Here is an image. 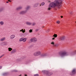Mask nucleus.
<instances>
[{
  "label": "nucleus",
  "mask_w": 76,
  "mask_h": 76,
  "mask_svg": "<svg viewBox=\"0 0 76 76\" xmlns=\"http://www.w3.org/2000/svg\"><path fill=\"white\" fill-rule=\"evenodd\" d=\"M62 3V0H55L53 2L50 3L49 5L48 10H51V8H56V7H60Z\"/></svg>",
  "instance_id": "nucleus-1"
},
{
  "label": "nucleus",
  "mask_w": 76,
  "mask_h": 76,
  "mask_svg": "<svg viewBox=\"0 0 76 76\" xmlns=\"http://www.w3.org/2000/svg\"><path fill=\"white\" fill-rule=\"evenodd\" d=\"M59 54L61 57H63V56H67V53L66 51V50H63L61 52L59 53Z\"/></svg>",
  "instance_id": "nucleus-2"
},
{
  "label": "nucleus",
  "mask_w": 76,
  "mask_h": 76,
  "mask_svg": "<svg viewBox=\"0 0 76 76\" xmlns=\"http://www.w3.org/2000/svg\"><path fill=\"white\" fill-rule=\"evenodd\" d=\"M42 72L43 73H45V74L46 75V76H50V75L53 74V73H51L48 71H47L45 70L42 71Z\"/></svg>",
  "instance_id": "nucleus-3"
},
{
  "label": "nucleus",
  "mask_w": 76,
  "mask_h": 76,
  "mask_svg": "<svg viewBox=\"0 0 76 76\" xmlns=\"http://www.w3.org/2000/svg\"><path fill=\"white\" fill-rule=\"evenodd\" d=\"M41 54V52L39 51H37L34 53V55L35 56H39Z\"/></svg>",
  "instance_id": "nucleus-4"
},
{
  "label": "nucleus",
  "mask_w": 76,
  "mask_h": 76,
  "mask_svg": "<svg viewBox=\"0 0 76 76\" xmlns=\"http://www.w3.org/2000/svg\"><path fill=\"white\" fill-rule=\"evenodd\" d=\"M59 39L61 41H63L65 39V36H62L60 37Z\"/></svg>",
  "instance_id": "nucleus-5"
},
{
  "label": "nucleus",
  "mask_w": 76,
  "mask_h": 76,
  "mask_svg": "<svg viewBox=\"0 0 76 76\" xmlns=\"http://www.w3.org/2000/svg\"><path fill=\"white\" fill-rule=\"evenodd\" d=\"M30 40L31 42H36L37 41V39L35 38H32Z\"/></svg>",
  "instance_id": "nucleus-6"
},
{
  "label": "nucleus",
  "mask_w": 76,
  "mask_h": 76,
  "mask_svg": "<svg viewBox=\"0 0 76 76\" xmlns=\"http://www.w3.org/2000/svg\"><path fill=\"white\" fill-rule=\"evenodd\" d=\"M76 73V70L75 69H73L72 72L70 73L71 75H74Z\"/></svg>",
  "instance_id": "nucleus-7"
},
{
  "label": "nucleus",
  "mask_w": 76,
  "mask_h": 76,
  "mask_svg": "<svg viewBox=\"0 0 76 76\" xmlns=\"http://www.w3.org/2000/svg\"><path fill=\"white\" fill-rule=\"evenodd\" d=\"M46 56H47V54L46 53H43L40 55V56L41 57H45Z\"/></svg>",
  "instance_id": "nucleus-8"
},
{
  "label": "nucleus",
  "mask_w": 76,
  "mask_h": 76,
  "mask_svg": "<svg viewBox=\"0 0 76 76\" xmlns=\"http://www.w3.org/2000/svg\"><path fill=\"white\" fill-rule=\"evenodd\" d=\"M51 44H52V45H53V47H57V45H54V42H52L51 43Z\"/></svg>",
  "instance_id": "nucleus-9"
},
{
  "label": "nucleus",
  "mask_w": 76,
  "mask_h": 76,
  "mask_svg": "<svg viewBox=\"0 0 76 76\" xmlns=\"http://www.w3.org/2000/svg\"><path fill=\"white\" fill-rule=\"evenodd\" d=\"M16 50H13L11 52V53H15L16 52Z\"/></svg>",
  "instance_id": "nucleus-10"
},
{
  "label": "nucleus",
  "mask_w": 76,
  "mask_h": 76,
  "mask_svg": "<svg viewBox=\"0 0 76 76\" xmlns=\"http://www.w3.org/2000/svg\"><path fill=\"white\" fill-rule=\"evenodd\" d=\"M15 37V36L14 35H11L10 37V38L11 39H13Z\"/></svg>",
  "instance_id": "nucleus-11"
},
{
  "label": "nucleus",
  "mask_w": 76,
  "mask_h": 76,
  "mask_svg": "<svg viewBox=\"0 0 76 76\" xmlns=\"http://www.w3.org/2000/svg\"><path fill=\"white\" fill-rule=\"evenodd\" d=\"M6 39V38L5 37H4L0 39L1 41H4Z\"/></svg>",
  "instance_id": "nucleus-12"
},
{
  "label": "nucleus",
  "mask_w": 76,
  "mask_h": 76,
  "mask_svg": "<svg viewBox=\"0 0 76 76\" xmlns=\"http://www.w3.org/2000/svg\"><path fill=\"white\" fill-rule=\"evenodd\" d=\"M53 37L57 38V34H54V35L53 36Z\"/></svg>",
  "instance_id": "nucleus-13"
},
{
  "label": "nucleus",
  "mask_w": 76,
  "mask_h": 76,
  "mask_svg": "<svg viewBox=\"0 0 76 76\" xmlns=\"http://www.w3.org/2000/svg\"><path fill=\"white\" fill-rule=\"evenodd\" d=\"M72 54H76V50H75L72 53Z\"/></svg>",
  "instance_id": "nucleus-14"
},
{
  "label": "nucleus",
  "mask_w": 76,
  "mask_h": 76,
  "mask_svg": "<svg viewBox=\"0 0 76 76\" xmlns=\"http://www.w3.org/2000/svg\"><path fill=\"white\" fill-rule=\"evenodd\" d=\"M8 50H9V51H11L13 49L12 48H9L8 49Z\"/></svg>",
  "instance_id": "nucleus-15"
},
{
  "label": "nucleus",
  "mask_w": 76,
  "mask_h": 76,
  "mask_svg": "<svg viewBox=\"0 0 76 76\" xmlns=\"http://www.w3.org/2000/svg\"><path fill=\"white\" fill-rule=\"evenodd\" d=\"M49 32H50V29H48L46 30V32L47 33H48Z\"/></svg>",
  "instance_id": "nucleus-16"
},
{
  "label": "nucleus",
  "mask_w": 76,
  "mask_h": 76,
  "mask_svg": "<svg viewBox=\"0 0 76 76\" xmlns=\"http://www.w3.org/2000/svg\"><path fill=\"white\" fill-rule=\"evenodd\" d=\"M20 14H25V12L24 11H21L20 12Z\"/></svg>",
  "instance_id": "nucleus-17"
},
{
  "label": "nucleus",
  "mask_w": 76,
  "mask_h": 76,
  "mask_svg": "<svg viewBox=\"0 0 76 76\" xmlns=\"http://www.w3.org/2000/svg\"><path fill=\"white\" fill-rule=\"evenodd\" d=\"M26 40V38H25L24 39L23 38V42H25Z\"/></svg>",
  "instance_id": "nucleus-18"
},
{
  "label": "nucleus",
  "mask_w": 76,
  "mask_h": 76,
  "mask_svg": "<svg viewBox=\"0 0 76 76\" xmlns=\"http://www.w3.org/2000/svg\"><path fill=\"white\" fill-rule=\"evenodd\" d=\"M26 24L27 25H31V23L27 22L26 23Z\"/></svg>",
  "instance_id": "nucleus-19"
},
{
  "label": "nucleus",
  "mask_w": 76,
  "mask_h": 76,
  "mask_svg": "<svg viewBox=\"0 0 76 76\" xmlns=\"http://www.w3.org/2000/svg\"><path fill=\"white\" fill-rule=\"evenodd\" d=\"M22 9V7H19L17 8V10H20Z\"/></svg>",
  "instance_id": "nucleus-20"
},
{
  "label": "nucleus",
  "mask_w": 76,
  "mask_h": 76,
  "mask_svg": "<svg viewBox=\"0 0 76 76\" xmlns=\"http://www.w3.org/2000/svg\"><path fill=\"white\" fill-rule=\"evenodd\" d=\"M0 23L1 25H3L4 24V22L3 21H1L0 22Z\"/></svg>",
  "instance_id": "nucleus-21"
},
{
  "label": "nucleus",
  "mask_w": 76,
  "mask_h": 76,
  "mask_svg": "<svg viewBox=\"0 0 76 76\" xmlns=\"http://www.w3.org/2000/svg\"><path fill=\"white\" fill-rule=\"evenodd\" d=\"M23 38H21L19 40L20 41H23Z\"/></svg>",
  "instance_id": "nucleus-22"
},
{
  "label": "nucleus",
  "mask_w": 76,
  "mask_h": 76,
  "mask_svg": "<svg viewBox=\"0 0 76 76\" xmlns=\"http://www.w3.org/2000/svg\"><path fill=\"white\" fill-rule=\"evenodd\" d=\"M29 8H30V7L28 6V7H27L26 8V10H28V9H29Z\"/></svg>",
  "instance_id": "nucleus-23"
},
{
  "label": "nucleus",
  "mask_w": 76,
  "mask_h": 76,
  "mask_svg": "<svg viewBox=\"0 0 76 76\" xmlns=\"http://www.w3.org/2000/svg\"><path fill=\"white\" fill-rule=\"evenodd\" d=\"M57 23H58V24H59L60 23V22L59 21H57Z\"/></svg>",
  "instance_id": "nucleus-24"
},
{
  "label": "nucleus",
  "mask_w": 76,
  "mask_h": 76,
  "mask_svg": "<svg viewBox=\"0 0 76 76\" xmlns=\"http://www.w3.org/2000/svg\"><path fill=\"white\" fill-rule=\"evenodd\" d=\"M29 32H32V30H31L30 29L29 31Z\"/></svg>",
  "instance_id": "nucleus-25"
},
{
  "label": "nucleus",
  "mask_w": 76,
  "mask_h": 76,
  "mask_svg": "<svg viewBox=\"0 0 76 76\" xmlns=\"http://www.w3.org/2000/svg\"><path fill=\"white\" fill-rule=\"evenodd\" d=\"M41 4L42 6H43V5H44V4H45V3H44V2H43Z\"/></svg>",
  "instance_id": "nucleus-26"
},
{
  "label": "nucleus",
  "mask_w": 76,
  "mask_h": 76,
  "mask_svg": "<svg viewBox=\"0 0 76 76\" xmlns=\"http://www.w3.org/2000/svg\"><path fill=\"white\" fill-rule=\"evenodd\" d=\"M4 44L5 45H7V42H4Z\"/></svg>",
  "instance_id": "nucleus-27"
},
{
  "label": "nucleus",
  "mask_w": 76,
  "mask_h": 76,
  "mask_svg": "<svg viewBox=\"0 0 76 76\" xmlns=\"http://www.w3.org/2000/svg\"><path fill=\"white\" fill-rule=\"evenodd\" d=\"M34 76H39V75L38 74H36V75H34Z\"/></svg>",
  "instance_id": "nucleus-28"
},
{
  "label": "nucleus",
  "mask_w": 76,
  "mask_h": 76,
  "mask_svg": "<svg viewBox=\"0 0 76 76\" xmlns=\"http://www.w3.org/2000/svg\"><path fill=\"white\" fill-rule=\"evenodd\" d=\"M22 32H23V33H24V32H25V30H22Z\"/></svg>",
  "instance_id": "nucleus-29"
},
{
  "label": "nucleus",
  "mask_w": 76,
  "mask_h": 76,
  "mask_svg": "<svg viewBox=\"0 0 76 76\" xmlns=\"http://www.w3.org/2000/svg\"><path fill=\"white\" fill-rule=\"evenodd\" d=\"M3 8H1L0 10V12H1V11H2V10H3Z\"/></svg>",
  "instance_id": "nucleus-30"
},
{
  "label": "nucleus",
  "mask_w": 76,
  "mask_h": 76,
  "mask_svg": "<svg viewBox=\"0 0 76 76\" xmlns=\"http://www.w3.org/2000/svg\"><path fill=\"white\" fill-rule=\"evenodd\" d=\"M14 72H17L18 70H14Z\"/></svg>",
  "instance_id": "nucleus-31"
},
{
  "label": "nucleus",
  "mask_w": 76,
  "mask_h": 76,
  "mask_svg": "<svg viewBox=\"0 0 76 76\" xmlns=\"http://www.w3.org/2000/svg\"><path fill=\"white\" fill-rule=\"evenodd\" d=\"M36 24V23H33L32 25H35Z\"/></svg>",
  "instance_id": "nucleus-32"
},
{
  "label": "nucleus",
  "mask_w": 76,
  "mask_h": 76,
  "mask_svg": "<svg viewBox=\"0 0 76 76\" xmlns=\"http://www.w3.org/2000/svg\"><path fill=\"white\" fill-rule=\"evenodd\" d=\"M52 40H54V39H55V37H53L52 39Z\"/></svg>",
  "instance_id": "nucleus-33"
},
{
  "label": "nucleus",
  "mask_w": 76,
  "mask_h": 76,
  "mask_svg": "<svg viewBox=\"0 0 76 76\" xmlns=\"http://www.w3.org/2000/svg\"><path fill=\"white\" fill-rule=\"evenodd\" d=\"M38 31V29H36L35 30L36 32H37V31Z\"/></svg>",
  "instance_id": "nucleus-34"
},
{
  "label": "nucleus",
  "mask_w": 76,
  "mask_h": 76,
  "mask_svg": "<svg viewBox=\"0 0 76 76\" xmlns=\"http://www.w3.org/2000/svg\"><path fill=\"white\" fill-rule=\"evenodd\" d=\"M8 1H10V2H11L12 1L10 0H8Z\"/></svg>",
  "instance_id": "nucleus-35"
},
{
  "label": "nucleus",
  "mask_w": 76,
  "mask_h": 76,
  "mask_svg": "<svg viewBox=\"0 0 76 76\" xmlns=\"http://www.w3.org/2000/svg\"><path fill=\"white\" fill-rule=\"evenodd\" d=\"M4 56V55H2L1 57H0V58H1V57H3V56Z\"/></svg>",
  "instance_id": "nucleus-36"
},
{
  "label": "nucleus",
  "mask_w": 76,
  "mask_h": 76,
  "mask_svg": "<svg viewBox=\"0 0 76 76\" xmlns=\"http://www.w3.org/2000/svg\"><path fill=\"white\" fill-rule=\"evenodd\" d=\"M61 18H63V16H61Z\"/></svg>",
  "instance_id": "nucleus-37"
},
{
  "label": "nucleus",
  "mask_w": 76,
  "mask_h": 76,
  "mask_svg": "<svg viewBox=\"0 0 76 76\" xmlns=\"http://www.w3.org/2000/svg\"><path fill=\"white\" fill-rule=\"evenodd\" d=\"M1 68H2V67H1V66H0V69H1Z\"/></svg>",
  "instance_id": "nucleus-38"
},
{
  "label": "nucleus",
  "mask_w": 76,
  "mask_h": 76,
  "mask_svg": "<svg viewBox=\"0 0 76 76\" xmlns=\"http://www.w3.org/2000/svg\"><path fill=\"white\" fill-rule=\"evenodd\" d=\"M17 61H20L19 59H17L16 60Z\"/></svg>",
  "instance_id": "nucleus-39"
},
{
  "label": "nucleus",
  "mask_w": 76,
  "mask_h": 76,
  "mask_svg": "<svg viewBox=\"0 0 76 76\" xmlns=\"http://www.w3.org/2000/svg\"><path fill=\"white\" fill-rule=\"evenodd\" d=\"M6 3H8L9 2H8V1H7V2H6Z\"/></svg>",
  "instance_id": "nucleus-40"
},
{
  "label": "nucleus",
  "mask_w": 76,
  "mask_h": 76,
  "mask_svg": "<svg viewBox=\"0 0 76 76\" xmlns=\"http://www.w3.org/2000/svg\"><path fill=\"white\" fill-rule=\"evenodd\" d=\"M22 30H23V29H22V30H20V31H22Z\"/></svg>",
  "instance_id": "nucleus-41"
},
{
  "label": "nucleus",
  "mask_w": 76,
  "mask_h": 76,
  "mask_svg": "<svg viewBox=\"0 0 76 76\" xmlns=\"http://www.w3.org/2000/svg\"><path fill=\"white\" fill-rule=\"evenodd\" d=\"M25 76H27V75H26H26H25Z\"/></svg>",
  "instance_id": "nucleus-42"
},
{
  "label": "nucleus",
  "mask_w": 76,
  "mask_h": 76,
  "mask_svg": "<svg viewBox=\"0 0 76 76\" xmlns=\"http://www.w3.org/2000/svg\"><path fill=\"white\" fill-rule=\"evenodd\" d=\"M21 75H19V76H21Z\"/></svg>",
  "instance_id": "nucleus-43"
},
{
  "label": "nucleus",
  "mask_w": 76,
  "mask_h": 76,
  "mask_svg": "<svg viewBox=\"0 0 76 76\" xmlns=\"http://www.w3.org/2000/svg\"><path fill=\"white\" fill-rule=\"evenodd\" d=\"M34 7H36V6H34Z\"/></svg>",
  "instance_id": "nucleus-44"
},
{
  "label": "nucleus",
  "mask_w": 76,
  "mask_h": 76,
  "mask_svg": "<svg viewBox=\"0 0 76 76\" xmlns=\"http://www.w3.org/2000/svg\"><path fill=\"white\" fill-rule=\"evenodd\" d=\"M44 26H43V28H44Z\"/></svg>",
  "instance_id": "nucleus-45"
},
{
  "label": "nucleus",
  "mask_w": 76,
  "mask_h": 76,
  "mask_svg": "<svg viewBox=\"0 0 76 76\" xmlns=\"http://www.w3.org/2000/svg\"><path fill=\"white\" fill-rule=\"evenodd\" d=\"M40 6H41V5H40Z\"/></svg>",
  "instance_id": "nucleus-46"
}]
</instances>
